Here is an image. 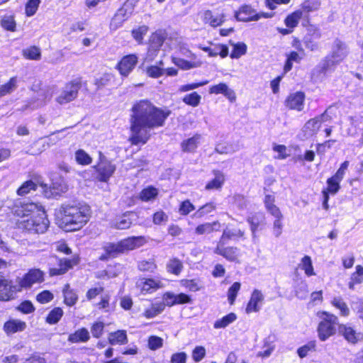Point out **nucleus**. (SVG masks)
<instances>
[{
	"instance_id": "5fc2aeb1",
	"label": "nucleus",
	"mask_w": 363,
	"mask_h": 363,
	"mask_svg": "<svg viewBox=\"0 0 363 363\" xmlns=\"http://www.w3.org/2000/svg\"><path fill=\"white\" fill-rule=\"evenodd\" d=\"M179 284L183 288L191 292L199 291L201 289L199 280L196 279H182L179 281Z\"/></svg>"
},
{
	"instance_id": "ea45409f",
	"label": "nucleus",
	"mask_w": 363,
	"mask_h": 363,
	"mask_svg": "<svg viewBox=\"0 0 363 363\" xmlns=\"http://www.w3.org/2000/svg\"><path fill=\"white\" fill-rule=\"evenodd\" d=\"M264 215L260 213L259 215L255 214L247 218V222L250 225V230L253 235L264 224Z\"/></svg>"
},
{
	"instance_id": "0eeeda50",
	"label": "nucleus",
	"mask_w": 363,
	"mask_h": 363,
	"mask_svg": "<svg viewBox=\"0 0 363 363\" xmlns=\"http://www.w3.org/2000/svg\"><path fill=\"white\" fill-rule=\"evenodd\" d=\"M55 262L48 264V273L50 277L62 276L79 264L81 258L79 254L73 255L70 258L60 257L56 255H50Z\"/></svg>"
},
{
	"instance_id": "8fccbe9b",
	"label": "nucleus",
	"mask_w": 363,
	"mask_h": 363,
	"mask_svg": "<svg viewBox=\"0 0 363 363\" xmlns=\"http://www.w3.org/2000/svg\"><path fill=\"white\" fill-rule=\"evenodd\" d=\"M165 40V36L161 30L152 33L149 39L150 46L155 50H159Z\"/></svg>"
},
{
	"instance_id": "dca6fc26",
	"label": "nucleus",
	"mask_w": 363,
	"mask_h": 363,
	"mask_svg": "<svg viewBox=\"0 0 363 363\" xmlns=\"http://www.w3.org/2000/svg\"><path fill=\"white\" fill-rule=\"evenodd\" d=\"M302 17L301 11L297 9L289 13L284 20L286 28H279L277 29L279 33L282 35L292 33L298 26L299 21Z\"/></svg>"
},
{
	"instance_id": "69168bd1",
	"label": "nucleus",
	"mask_w": 363,
	"mask_h": 363,
	"mask_svg": "<svg viewBox=\"0 0 363 363\" xmlns=\"http://www.w3.org/2000/svg\"><path fill=\"white\" fill-rule=\"evenodd\" d=\"M316 350V342L311 340L306 345L300 347L297 350V354L300 358L306 357L309 352H314Z\"/></svg>"
},
{
	"instance_id": "1a4fd4ad",
	"label": "nucleus",
	"mask_w": 363,
	"mask_h": 363,
	"mask_svg": "<svg viewBox=\"0 0 363 363\" xmlns=\"http://www.w3.org/2000/svg\"><path fill=\"white\" fill-rule=\"evenodd\" d=\"M87 82L82 77L74 79L65 84V89L56 98V101L60 104H65L75 100L79 94V91L82 87H86Z\"/></svg>"
},
{
	"instance_id": "052dcab7",
	"label": "nucleus",
	"mask_w": 363,
	"mask_h": 363,
	"mask_svg": "<svg viewBox=\"0 0 363 363\" xmlns=\"http://www.w3.org/2000/svg\"><path fill=\"white\" fill-rule=\"evenodd\" d=\"M233 50L230 54L232 59H238L247 52V45L245 43L238 42L233 43Z\"/></svg>"
},
{
	"instance_id": "603ef678",
	"label": "nucleus",
	"mask_w": 363,
	"mask_h": 363,
	"mask_svg": "<svg viewBox=\"0 0 363 363\" xmlns=\"http://www.w3.org/2000/svg\"><path fill=\"white\" fill-rule=\"evenodd\" d=\"M114 76L111 73H104L100 77L96 78L94 81V85L98 90L103 89L108 86L111 85Z\"/></svg>"
},
{
	"instance_id": "09e8293b",
	"label": "nucleus",
	"mask_w": 363,
	"mask_h": 363,
	"mask_svg": "<svg viewBox=\"0 0 363 363\" xmlns=\"http://www.w3.org/2000/svg\"><path fill=\"white\" fill-rule=\"evenodd\" d=\"M64 315V311L61 307L53 308L45 317V322L50 325L57 323Z\"/></svg>"
},
{
	"instance_id": "20e7f679",
	"label": "nucleus",
	"mask_w": 363,
	"mask_h": 363,
	"mask_svg": "<svg viewBox=\"0 0 363 363\" xmlns=\"http://www.w3.org/2000/svg\"><path fill=\"white\" fill-rule=\"evenodd\" d=\"M245 239V228L238 226H227L223 230L221 235L216 242L213 252L230 262L239 263L242 255V251L235 245H230L229 241H239Z\"/></svg>"
},
{
	"instance_id": "c03bdc74",
	"label": "nucleus",
	"mask_w": 363,
	"mask_h": 363,
	"mask_svg": "<svg viewBox=\"0 0 363 363\" xmlns=\"http://www.w3.org/2000/svg\"><path fill=\"white\" fill-rule=\"evenodd\" d=\"M137 267L140 272L149 274H153L157 269V265L153 259L138 262Z\"/></svg>"
},
{
	"instance_id": "39448f33",
	"label": "nucleus",
	"mask_w": 363,
	"mask_h": 363,
	"mask_svg": "<svg viewBox=\"0 0 363 363\" xmlns=\"http://www.w3.org/2000/svg\"><path fill=\"white\" fill-rule=\"evenodd\" d=\"M145 243L146 239L143 235L129 236L117 242H105L101 247L103 252L98 259L101 262H108L139 248Z\"/></svg>"
},
{
	"instance_id": "a19ab883",
	"label": "nucleus",
	"mask_w": 363,
	"mask_h": 363,
	"mask_svg": "<svg viewBox=\"0 0 363 363\" xmlns=\"http://www.w3.org/2000/svg\"><path fill=\"white\" fill-rule=\"evenodd\" d=\"M38 186V184L33 180H26L17 189L16 194L19 196H25L32 191H35Z\"/></svg>"
},
{
	"instance_id": "de8ad7c7",
	"label": "nucleus",
	"mask_w": 363,
	"mask_h": 363,
	"mask_svg": "<svg viewBox=\"0 0 363 363\" xmlns=\"http://www.w3.org/2000/svg\"><path fill=\"white\" fill-rule=\"evenodd\" d=\"M298 267L303 270L305 274L308 277L315 274L311 257L308 255H305L301 258Z\"/></svg>"
},
{
	"instance_id": "6ab92c4d",
	"label": "nucleus",
	"mask_w": 363,
	"mask_h": 363,
	"mask_svg": "<svg viewBox=\"0 0 363 363\" xmlns=\"http://www.w3.org/2000/svg\"><path fill=\"white\" fill-rule=\"evenodd\" d=\"M211 174L213 178L206 183L204 189L207 191H220L225 183V174L218 169H213Z\"/></svg>"
},
{
	"instance_id": "393cba45",
	"label": "nucleus",
	"mask_w": 363,
	"mask_h": 363,
	"mask_svg": "<svg viewBox=\"0 0 363 363\" xmlns=\"http://www.w3.org/2000/svg\"><path fill=\"white\" fill-rule=\"evenodd\" d=\"M305 52L296 50H291L286 54L285 61L283 66L284 74H286L293 69L294 63L299 64L303 60Z\"/></svg>"
},
{
	"instance_id": "58836bf2",
	"label": "nucleus",
	"mask_w": 363,
	"mask_h": 363,
	"mask_svg": "<svg viewBox=\"0 0 363 363\" xmlns=\"http://www.w3.org/2000/svg\"><path fill=\"white\" fill-rule=\"evenodd\" d=\"M158 189L153 186H148L143 189L139 193L138 199L141 201L148 202L155 199L158 196Z\"/></svg>"
},
{
	"instance_id": "f3484780",
	"label": "nucleus",
	"mask_w": 363,
	"mask_h": 363,
	"mask_svg": "<svg viewBox=\"0 0 363 363\" xmlns=\"http://www.w3.org/2000/svg\"><path fill=\"white\" fill-rule=\"evenodd\" d=\"M234 16L238 21L250 22L259 21L257 12L250 4L241 5L237 11H235Z\"/></svg>"
},
{
	"instance_id": "bf43d9fd",
	"label": "nucleus",
	"mask_w": 363,
	"mask_h": 363,
	"mask_svg": "<svg viewBox=\"0 0 363 363\" xmlns=\"http://www.w3.org/2000/svg\"><path fill=\"white\" fill-rule=\"evenodd\" d=\"M148 30L149 28L147 26H140L131 30L132 37L138 44H142Z\"/></svg>"
},
{
	"instance_id": "774afa93",
	"label": "nucleus",
	"mask_w": 363,
	"mask_h": 363,
	"mask_svg": "<svg viewBox=\"0 0 363 363\" xmlns=\"http://www.w3.org/2000/svg\"><path fill=\"white\" fill-rule=\"evenodd\" d=\"M195 210L194 205L189 199L182 201L179 206V213L181 216H186Z\"/></svg>"
},
{
	"instance_id": "13d9d810",
	"label": "nucleus",
	"mask_w": 363,
	"mask_h": 363,
	"mask_svg": "<svg viewBox=\"0 0 363 363\" xmlns=\"http://www.w3.org/2000/svg\"><path fill=\"white\" fill-rule=\"evenodd\" d=\"M67 191L66 186H57L55 184H52L48 188L45 189L44 193L47 198H56L60 196L62 193Z\"/></svg>"
},
{
	"instance_id": "5701e85b",
	"label": "nucleus",
	"mask_w": 363,
	"mask_h": 363,
	"mask_svg": "<svg viewBox=\"0 0 363 363\" xmlns=\"http://www.w3.org/2000/svg\"><path fill=\"white\" fill-rule=\"evenodd\" d=\"M208 93L210 94H221L232 103L235 102L237 98L235 91L230 89L228 86L223 82L211 86L208 89Z\"/></svg>"
},
{
	"instance_id": "bb28decb",
	"label": "nucleus",
	"mask_w": 363,
	"mask_h": 363,
	"mask_svg": "<svg viewBox=\"0 0 363 363\" xmlns=\"http://www.w3.org/2000/svg\"><path fill=\"white\" fill-rule=\"evenodd\" d=\"M91 340V335L88 329L82 327L70 333L67 337V341L72 344L85 343Z\"/></svg>"
},
{
	"instance_id": "6e6552de",
	"label": "nucleus",
	"mask_w": 363,
	"mask_h": 363,
	"mask_svg": "<svg viewBox=\"0 0 363 363\" xmlns=\"http://www.w3.org/2000/svg\"><path fill=\"white\" fill-rule=\"evenodd\" d=\"M94 177L99 182L106 183L114 174L116 167L101 152H99V159L92 167Z\"/></svg>"
},
{
	"instance_id": "49530a36",
	"label": "nucleus",
	"mask_w": 363,
	"mask_h": 363,
	"mask_svg": "<svg viewBox=\"0 0 363 363\" xmlns=\"http://www.w3.org/2000/svg\"><path fill=\"white\" fill-rule=\"evenodd\" d=\"M216 210V204L213 201H209L200 206L194 213V216L197 218H202L214 212Z\"/></svg>"
},
{
	"instance_id": "7ed1b4c3",
	"label": "nucleus",
	"mask_w": 363,
	"mask_h": 363,
	"mask_svg": "<svg viewBox=\"0 0 363 363\" xmlns=\"http://www.w3.org/2000/svg\"><path fill=\"white\" fill-rule=\"evenodd\" d=\"M91 207L84 203H62L57 211L58 225L65 232L82 230L91 218Z\"/></svg>"
},
{
	"instance_id": "423d86ee",
	"label": "nucleus",
	"mask_w": 363,
	"mask_h": 363,
	"mask_svg": "<svg viewBox=\"0 0 363 363\" xmlns=\"http://www.w3.org/2000/svg\"><path fill=\"white\" fill-rule=\"evenodd\" d=\"M318 318L316 332L318 339L325 342L334 336L338 331L339 318L335 314L327 311L320 310L315 313Z\"/></svg>"
},
{
	"instance_id": "4468645a",
	"label": "nucleus",
	"mask_w": 363,
	"mask_h": 363,
	"mask_svg": "<svg viewBox=\"0 0 363 363\" xmlns=\"http://www.w3.org/2000/svg\"><path fill=\"white\" fill-rule=\"evenodd\" d=\"M306 94L303 91L289 93L284 101L285 108L289 111L301 112L304 109Z\"/></svg>"
},
{
	"instance_id": "79ce46f5",
	"label": "nucleus",
	"mask_w": 363,
	"mask_h": 363,
	"mask_svg": "<svg viewBox=\"0 0 363 363\" xmlns=\"http://www.w3.org/2000/svg\"><path fill=\"white\" fill-rule=\"evenodd\" d=\"M167 271L169 274L179 276L183 268L182 262L177 257H172L169 259L166 265Z\"/></svg>"
},
{
	"instance_id": "c756f323",
	"label": "nucleus",
	"mask_w": 363,
	"mask_h": 363,
	"mask_svg": "<svg viewBox=\"0 0 363 363\" xmlns=\"http://www.w3.org/2000/svg\"><path fill=\"white\" fill-rule=\"evenodd\" d=\"M63 303L67 306H74L78 301V295L76 291L70 287L69 284H66L62 289Z\"/></svg>"
},
{
	"instance_id": "7c9ffc66",
	"label": "nucleus",
	"mask_w": 363,
	"mask_h": 363,
	"mask_svg": "<svg viewBox=\"0 0 363 363\" xmlns=\"http://www.w3.org/2000/svg\"><path fill=\"white\" fill-rule=\"evenodd\" d=\"M121 264L118 262L107 265V269L102 270L96 274L99 279L115 278L120 274Z\"/></svg>"
},
{
	"instance_id": "2eb2a0df",
	"label": "nucleus",
	"mask_w": 363,
	"mask_h": 363,
	"mask_svg": "<svg viewBox=\"0 0 363 363\" xmlns=\"http://www.w3.org/2000/svg\"><path fill=\"white\" fill-rule=\"evenodd\" d=\"M138 62L136 54H128L123 56L115 66L121 77H127L134 70Z\"/></svg>"
},
{
	"instance_id": "e433bc0d",
	"label": "nucleus",
	"mask_w": 363,
	"mask_h": 363,
	"mask_svg": "<svg viewBox=\"0 0 363 363\" xmlns=\"http://www.w3.org/2000/svg\"><path fill=\"white\" fill-rule=\"evenodd\" d=\"M330 304L339 310V314L342 317H348L350 314V308L347 303L341 297H333L330 301Z\"/></svg>"
},
{
	"instance_id": "a211bd4d",
	"label": "nucleus",
	"mask_w": 363,
	"mask_h": 363,
	"mask_svg": "<svg viewBox=\"0 0 363 363\" xmlns=\"http://www.w3.org/2000/svg\"><path fill=\"white\" fill-rule=\"evenodd\" d=\"M221 223L218 220L203 222L198 224L194 229V234L196 236L206 237L214 233L220 232Z\"/></svg>"
},
{
	"instance_id": "680f3d73",
	"label": "nucleus",
	"mask_w": 363,
	"mask_h": 363,
	"mask_svg": "<svg viewBox=\"0 0 363 363\" xmlns=\"http://www.w3.org/2000/svg\"><path fill=\"white\" fill-rule=\"evenodd\" d=\"M241 284L238 281L234 282L228 289L227 296L230 306L235 304L237 296L240 290Z\"/></svg>"
},
{
	"instance_id": "c85d7f7f",
	"label": "nucleus",
	"mask_w": 363,
	"mask_h": 363,
	"mask_svg": "<svg viewBox=\"0 0 363 363\" xmlns=\"http://www.w3.org/2000/svg\"><path fill=\"white\" fill-rule=\"evenodd\" d=\"M108 342L111 345H123L128 343V335L125 330H117L108 335Z\"/></svg>"
},
{
	"instance_id": "3c124183",
	"label": "nucleus",
	"mask_w": 363,
	"mask_h": 363,
	"mask_svg": "<svg viewBox=\"0 0 363 363\" xmlns=\"http://www.w3.org/2000/svg\"><path fill=\"white\" fill-rule=\"evenodd\" d=\"M237 319V315L235 313H229L220 319L216 320L213 323L215 329L225 328Z\"/></svg>"
},
{
	"instance_id": "2f4dec72",
	"label": "nucleus",
	"mask_w": 363,
	"mask_h": 363,
	"mask_svg": "<svg viewBox=\"0 0 363 363\" xmlns=\"http://www.w3.org/2000/svg\"><path fill=\"white\" fill-rule=\"evenodd\" d=\"M201 139V135L195 134L191 138L184 140L181 143V148L184 152H196L199 140Z\"/></svg>"
},
{
	"instance_id": "4be33fe9",
	"label": "nucleus",
	"mask_w": 363,
	"mask_h": 363,
	"mask_svg": "<svg viewBox=\"0 0 363 363\" xmlns=\"http://www.w3.org/2000/svg\"><path fill=\"white\" fill-rule=\"evenodd\" d=\"M213 47L199 45V48L206 52L209 57H215L219 55L221 58H225L229 55V50L227 45L222 43H210Z\"/></svg>"
},
{
	"instance_id": "72a5a7b5",
	"label": "nucleus",
	"mask_w": 363,
	"mask_h": 363,
	"mask_svg": "<svg viewBox=\"0 0 363 363\" xmlns=\"http://www.w3.org/2000/svg\"><path fill=\"white\" fill-rule=\"evenodd\" d=\"M165 308V304L162 302L151 303L150 307L145 309L143 316L147 319L153 318L162 313Z\"/></svg>"
},
{
	"instance_id": "4d7b16f0",
	"label": "nucleus",
	"mask_w": 363,
	"mask_h": 363,
	"mask_svg": "<svg viewBox=\"0 0 363 363\" xmlns=\"http://www.w3.org/2000/svg\"><path fill=\"white\" fill-rule=\"evenodd\" d=\"M75 160L79 165L87 166L92 163V157L82 149L75 152Z\"/></svg>"
},
{
	"instance_id": "a878e982",
	"label": "nucleus",
	"mask_w": 363,
	"mask_h": 363,
	"mask_svg": "<svg viewBox=\"0 0 363 363\" xmlns=\"http://www.w3.org/2000/svg\"><path fill=\"white\" fill-rule=\"evenodd\" d=\"M264 301V296L261 291L254 289L250 295V299L245 308L247 313H257L259 311L260 308L259 303Z\"/></svg>"
},
{
	"instance_id": "338daca9",
	"label": "nucleus",
	"mask_w": 363,
	"mask_h": 363,
	"mask_svg": "<svg viewBox=\"0 0 363 363\" xmlns=\"http://www.w3.org/2000/svg\"><path fill=\"white\" fill-rule=\"evenodd\" d=\"M40 0H28L25 4V14L28 17L33 16L37 12Z\"/></svg>"
},
{
	"instance_id": "0e129e2a",
	"label": "nucleus",
	"mask_w": 363,
	"mask_h": 363,
	"mask_svg": "<svg viewBox=\"0 0 363 363\" xmlns=\"http://www.w3.org/2000/svg\"><path fill=\"white\" fill-rule=\"evenodd\" d=\"M15 309L22 314L28 315L35 312V307L30 300H24L21 301Z\"/></svg>"
},
{
	"instance_id": "864d4df0",
	"label": "nucleus",
	"mask_w": 363,
	"mask_h": 363,
	"mask_svg": "<svg viewBox=\"0 0 363 363\" xmlns=\"http://www.w3.org/2000/svg\"><path fill=\"white\" fill-rule=\"evenodd\" d=\"M17 86V77H11L5 84L0 86V98L10 94Z\"/></svg>"
},
{
	"instance_id": "b1692460",
	"label": "nucleus",
	"mask_w": 363,
	"mask_h": 363,
	"mask_svg": "<svg viewBox=\"0 0 363 363\" xmlns=\"http://www.w3.org/2000/svg\"><path fill=\"white\" fill-rule=\"evenodd\" d=\"M338 333L350 344L356 345L359 340V334L348 324L340 323L338 325Z\"/></svg>"
},
{
	"instance_id": "6e6d98bb",
	"label": "nucleus",
	"mask_w": 363,
	"mask_h": 363,
	"mask_svg": "<svg viewBox=\"0 0 363 363\" xmlns=\"http://www.w3.org/2000/svg\"><path fill=\"white\" fill-rule=\"evenodd\" d=\"M201 101V95L196 92L193 91L189 94L184 95L182 98V101L187 106L191 107L198 106Z\"/></svg>"
},
{
	"instance_id": "9b49d317",
	"label": "nucleus",
	"mask_w": 363,
	"mask_h": 363,
	"mask_svg": "<svg viewBox=\"0 0 363 363\" xmlns=\"http://www.w3.org/2000/svg\"><path fill=\"white\" fill-rule=\"evenodd\" d=\"M320 6V3L318 0H305L301 4L298 9L301 11V16H305L306 19L302 23L303 27L306 28L308 31L312 30L313 35L316 38H320L322 34L320 28L312 24L311 20L308 16V14L311 12L317 11Z\"/></svg>"
},
{
	"instance_id": "9d476101",
	"label": "nucleus",
	"mask_w": 363,
	"mask_h": 363,
	"mask_svg": "<svg viewBox=\"0 0 363 363\" xmlns=\"http://www.w3.org/2000/svg\"><path fill=\"white\" fill-rule=\"evenodd\" d=\"M44 281V274L39 269H29L18 281L17 284L13 282L14 298L16 299L17 294L21 292L23 289H28L33 284L41 283Z\"/></svg>"
},
{
	"instance_id": "4c0bfd02",
	"label": "nucleus",
	"mask_w": 363,
	"mask_h": 363,
	"mask_svg": "<svg viewBox=\"0 0 363 363\" xmlns=\"http://www.w3.org/2000/svg\"><path fill=\"white\" fill-rule=\"evenodd\" d=\"M363 283V266L357 264L355 267V270L353 272L350 278L348 287L350 289H354V286Z\"/></svg>"
},
{
	"instance_id": "a18cd8bd",
	"label": "nucleus",
	"mask_w": 363,
	"mask_h": 363,
	"mask_svg": "<svg viewBox=\"0 0 363 363\" xmlns=\"http://www.w3.org/2000/svg\"><path fill=\"white\" fill-rule=\"evenodd\" d=\"M340 182L341 181L338 180L335 177L331 176L330 177L327 179L326 188L322 190V194H325L327 192V194H336L340 189Z\"/></svg>"
},
{
	"instance_id": "37998d69",
	"label": "nucleus",
	"mask_w": 363,
	"mask_h": 363,
	"mask_svg": "<svg viewBox=\"0 0 363 363\" xmlns=\"http://www.w3.org/2000/svg\"><path fill=\"white\" fill-rule=\"evenodd\" d=\"M1 27L6 31L14 33L17 30L15 15H5L0 20Z\"/></svg>"
},
{
	"instance_id": "f257e3e1",
	"label": "nucleus",
	"mask_w": 363,
	"mask_h": 363,
	"mask_svg": "<svg viewBox=\"0 0 363 363\" xmlns=\"http://www.w3.org/2000/svg\"><path fill=\"white\" fill-rule=\"evenodd\" d=\"M130 112L128 140L135 146L145 145L151 138L150 130L163 127L172 114L168 107H159L148 99L135 101Z\"/></svg>"
},
{
	"instance_id": "473e14b6",
	"label": "nucleus",
	"mask_w": 363,
	"mask_h": 363,
	"mask_svg": "<svg viewBox=\"0 0 363 363\" xmlns=\"http://www.w3.org/2000/svg\"><path fill=\"white\" fill-rule=\"evenodd\" d=\"M275 198L274 196L267 194L264 199V204L266 210L274 218L283 217V215L278 206L275 205Z\"/></svg>"
},
{
	"instance_id": "cd10ccee",
	"label": "nucleus",
	"mask_w": 363,
	"mask_h": 363,
	"mask_svg": "<svg viewBox=\"0 0 363 363\" xmlns=\"http://www.w3.org/2000/svg\"><path fill=\"white\" fill-rule=\"evenodd\" d=\"M203 19L206 23H208L212 27H218L225 21L224 13L215 15L211 10H206L203 12Z\"/></svg>"
},
{
	"instance_id": "f8f14e48",
	"label": "nucleus",
	"mask_w": 363,
	"mask_h": 363,
	"mask_svg": "<svg viewBox=\"0 0 363 363\" xmlns=\"http://www.w3.org/2000/svg\"><path fill=\"white\" fill-rule=\"evenodd\" d=\"M133 13V7L123 3L111 18L109 29L114 31L122 27L123 23L130 18Z\"/></svg>"
},
{
	"instance_id": "c9c22d12",
	"label": "nucleus",
	"mask_w": 363,
	"mask_h": 363,
	"mask_svg": "<svg viewBox=\"0 0 363 363\" xmlns=\"http://www.w3.org/2000/svg\"><path fill=\"white\" fill-rule=\"evenodd\" d=\"M106 324L102 320H95L90 325V335L91 337L94 339L100 340L105 334Z\"/></svg>"
},
{
	"instance_id": "f03ea898",
	"label": "nucleus",
	"mask_w": 363,
	"mask_h": 363,
	"mask_svg": "<svg viewBox=\"0 0 363 363\" xmlns=\"http://www.w3.org/2000/svg\"><path fill=\"white\" fill-rule=\"evenodd\" d=\"M10 213L16 218V227L23 232L43 234L49 228L46 211L36 203L15 201L10 207Z\"/></svg>"
},
{
	"instance_id": "e2e57ef3",
	"label": "nucleus",
	"mask_w": 363,
	"mask_h": 363,
	"mask_svg": "<svg viewBox=\"0 0 363 363\" xmlns=\"http://www.w3.org/2000/svg\"><path fill=\"white\" fill-rule=\"evenodd\" d=\"M146 75L152 79H157L164 74V69L161 66L151 65L145 68Z\"/></svg>"
},
{
	"instance_id": "412c9836",
	"label": "nucleus",
	"mask_w": 363,
	"mask_h": 363,
	"mask_svg": "<svg viewBox=\"0 0 363 363\" xmlns=\"http://www.w3.org/2000/svg\"><path fill=\"white\" fill-rule=\"evenodd\" d=\"M26 327V323L22 320L9 318L3 325V330L6 335L10 336L15 333L23 332Z\"/></svg>"
},
{
	"instance_id": "aec40b11",
	"label": "nucleus",
	"mask_w": 363,
	"mask_h": 363,
	"mask_svg": "<svg viewBox=\"0 0 363 363\" xmlns=\"http://www.w3.org/2000/svg\"><path fill=\"white\" fill-rule=\"evenodd\" d=\"M13 280L6 279L0 274V301L9 302L15 300Z\"/></svg>"
},
{
	"instance_id": "ddd939ff",
	"label": "nucleus",
	"mask_w": 363,
	"mask_h": 363,
	"mask_svg": "<svg viewBox=\"0 0 363 363\" xmlns=\"http://www.w3.org/2000/svg\"><path fill=\"white\" fill-rule=\"evenodd\" d=\"M136 289L142 296L152 294L164 286L161 279L153 277L140 278L136 283Z\"/></svg>"
},
{
	"instance_id": "f704fd0d",
	"label": "nucleus",
	"mask_w": 363,
	"mask_h": 363,
	"mask_svg": "<svg viewBox=\"0 0 363 363\" xmlns=\"http://www.w3.org/2000/svg\"><path fill=\"white\" fill-rule=\"evenodd\" d=\"M23 57L28 60L38 61L41 59V50L36 45H30L22 50Z\"/></svg>"
}]
</instances>
